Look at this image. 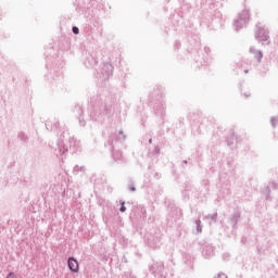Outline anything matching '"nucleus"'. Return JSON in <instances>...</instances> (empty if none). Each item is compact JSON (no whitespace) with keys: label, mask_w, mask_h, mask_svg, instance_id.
<instances>
[{"label":"nucleus","mask_w":278,"mask_h":278,"mask_svg":"<svg viewBox=\"0 0 278 278\" xmlns=\"http://www.w3.org/2000/svg\"><path fill=\"white\" fill-rule=\"evenodd\" d=\"M67 264L72 273H79V263L77 262V260L70 257Z\"/></svg>","instance_id":"obj_1"},{"label":"nucleus","mask_w":278,"mask_h":278,"mask_svg":"<svg viewBox=\"0 0 278 278\" xmlns=\"http://www.w3.org/2000/svg\"><path fill=\"white\" fill-rule=\"evenodd\" d=\"M7 278H18L14 273H10Z\"/></svg>","instance_id":"obj_2"},{"label":"nucleus","mask_w":278,"mask_h":278,"mask_svg":"<svg viewBox=\"0 0 278 278\" xmlns=\"http://www.w3.org/2000/svg\"><path fill=\"white\" fill-rule=\"evenodd\" d=\"M73 33L76 34V35L79 34V28L77 26H74L73 27Z\"/></svg>","instance_id":"obj_3"},{"label":"nucleus","mask_w":278,"mask_h":278,"mask_svg":"<svg viewBox=\"0 0 278 278\" xmlns=\"http://www.w3.org/2000/svg\"><path fill=\"white\" fill-rule=\"evenodd\" d=\"M119 210H121V212H126L127 211V208L125 207V202L122 203V206H121Z\"/></svg>","instance_id":"obj_4"}]
</instances>
